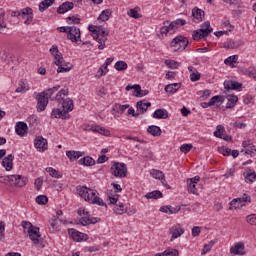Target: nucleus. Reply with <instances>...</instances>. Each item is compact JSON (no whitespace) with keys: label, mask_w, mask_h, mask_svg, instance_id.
I'll return each instance as SVG.
<instances>
[{"label":"nucleus","mask_w":256,"mask_h":256,"mask_svg":"<svg viewBox=\"0 0 256 256\" xmlns=\"http://www.w3.org/2000/svg\"><path fill=\"white\" fill-rule=\"evenodd\" d=\"M78 195L84 201L92 203V205H99L100 207H105V202L99 196H97V191L87 188L86 186H77L76 188Z\"/></svg>","instance_id":"nucleus-1"},{"label":"nucleus","mask_w":256,"mask_h":256,"mask_svg":"<svg viewBox=\"0 0 256 256\" xmlns=\"http://www.w3.org/2000/svg\"><path fill=\"white\" fill-rule=\"evenodd\" d=\"M88 31L92 33V37L97 43H99L98 49L100 51H103L105 48V42L107 41V37L109 33H107L105 30H103V27L99 26H94V25H89Z\"/></svg>","instance_id":"nucleus-2"},{"label":"nucleus","mask_w":256,"mask_h":256,"mask_svg":"<svg viewBox=\"0 0 256 256\" xmlns=\"http://www.w3.org/2000/svg\"><path fill=\"white\" fill-rule=\"evenodd\" d=\"M187 45H189V39L183 35L176 36L170 43V47H172L175 52L185 51Z\"/></svg>","instance_id":"nucleus-3"},{"label":"nucleus","mask_w":256,"mask_h":256,"mask_svg":"<svg viewBox=\"0 0 256 256\" xmlns=\"http://www.w3.org/2000/svg\"><path fill=\"white\" fill-rule=\"evenodd\" d=\"M29 239L32 241L33 245H36L37 247H41L42 249L45 248V240L41 236V232L39 230V227L35 226L32 231L28 234Z\"/></svg>","instance_id":"nucleus-4"},{"label":"nucleus","mask_w":256,"mask_h":256,"mask_svg":"<svg viewBox=\"0 0 256 256\" xmlns=\"http://www.w3.org/2000/svg\"><path fill=\"white\" fill-rule=\"evenodd\" d=\"M110 171L114 175V177H119L120 179H123L127 177V164L116 162L112 165Z\"/></svg>","instance_id":"nucleus-5"},{"label":"nucleus","mask_w":256,"mask_h":256,"mask_svg":"<svg viewBox=\"0 0 256 256\" xmlns=\"http://www.w3.org/2000/svg\"><path fill=\"white\" fill-rule=\"evenodd\" d=\"M108 199L110 201V205H116L114 208H113V212L116 214V215H123L124 213H127V209L125 208V204H123V202H119L117 204V201L119 199V196H108Z\"/></svg>","instance_id":"nucleus-6"},{"label":"nucleus","mask_w":256,"mask_h":256,"mask_svg":"<svg viewBox=\"0 0 256 256\" xmlns=\"http://www.w3.org/2000/svg\"><path fill=\"white\" fill-rule=\"evenodd\" d=\"M67 39H69L72 43L81 45V43H79L81 42V29H79L77 26H70Z\"/></svg>","instance_id":"nucleus-7"},{"label":"nucleus","mask_w":256,"mask_h":256,"mask_svg":"<svg viewBox=\"0 0 256 256\" xmlns=\"http://www.w3.org/2000/svg\"><path fill=\"white\" fill-rule=\"evenodd\" d=\"M37 101L36 109L39 113L45 111L47 109V105H49V98L45 96V93H38L35 97Z\"/></svg>","instance_id":"nucleus-8"},{"label":"nucleus","mask_w":256,"mask_h":256,"mask_svg":"<svg viewBox=\"0 0 256 256\" xmlns=\"http://www.w3.org/2000/svg\"><path fill=\"white\" fill-rule=\"evenodd\" d=\"M247 201L248 203H251V197L246 196L245 194L243 197L235 198L229 203V210L231 211L232 209H241V207H245V203H247Z\"/></svg>","instance_id":"nucleus-9"},{"label":"nucleus","mask_w":256,"mask_h":256,"mask_svg":"<svg viewBox=\"0 0 256 256\" xmlns=\"http://www.w3.org/2000/svg\"><path fill=\"white\" fill-rule=\"evenodd\" d=\"M68 234L72 237L73 241H76V243H81V241H87V239H89L87 234L79 232L74 228H69Z\"/></svg>","instance_id":"nucleus-10"},{"label":"nucleus","mask_w":256,"mask_h":256,"mask_svg":"<svg viewBox=\"0 0 256 256\" xmlns=\"http://www.w3.org/2000/svg\"><path fill=\"white\" fill-rule=\"evenodd\" d=\"M34 147L40 153H45L48 149V142L47 139L43 138V136H38L34 140Z\"/></svg>","instance_id":"nucleus-11"},{"label":"nucleus","mask_w":256,"mask_h":256,"mask_svg":"<svg viewBox=\"0 0 256 256\" xmlns=\"http://www.w3.org/2000/svg\"><path fill=\"white\" fill-rule=\"evenodd\" d=\"M28 181L27 177L23 175H12L11 185H14V187H25Z\"/></svg>","instance_id":"nucleus-12"},{"label":"nucleus","mask_w":256,"mask_h":256,"mask_svg":"<svg viewBox=\"0 0 256 256\" xmlns=\"http://www.w3.org/2000/svg\"><path fill=\"white\" fill-rule=\"evenodd\" d=\"M169 233L172 235L170 241H173L175 239H179V237L185 233V229H183L180 224H177L169 229Z\"/></svg>","instance_id":"nucleus-13"},{"label":"nucleus","mask_w":256,"mask_h":256,"mask_svg":"<svg viewBox=\"0 0 256 256\" xmlns=\"http://www.w3.org/2000/svg\"><path fill=\"white\" fill-rule=\"evenodd\" d=\"M224 89L226 91H239V89H243V84L233 80L224 81Z\"/></svg>","instance_id":"nucleus-14"},{"label":"nucleus","mask_w":256,"mask_h":256,"mask_svg":"<svg viewBox=\"0 0 256 256\" xmlns=\"http://www.w3.org/2000/svg\"><path fill=\"white\" fill-rule=\"evenodd\" d=\"M231 255H246L245 243L237 242L230 248Z\"/></svg>","instance_id":"nucleus-15"},{"label":"nucleus","mask_w":256,"mask_h":256,"mask_svg":"<svg viewBox=\"0 0 256 256\" xmlns=\"http://www.w3.org/2000/svg\"><path fill=\"white\" fill-rule=\"evenodd\" d=\"M149 107H151V102H147V100H140L136 103V109L140 115L147 113Z\"/></svg>","instance_id":"nucleus-16"},{"label":"nucleus","mask_w":256,"mask_h":256,"mask_svg":"<svg viewBox=\"0 0 256 256\" xmlns=\"http://www.w3.org/2000/svg\"><path fill=\"white\" fill-rule=\"evenodd\" d=\"M192 17L194 19V23H201L205 18V11L195 7L192 9Z\"/></svg>","instance_id":"nucleus-17"},{"label":"nucleus","mask_w":256,"mask_h":256,"mask_svg":"<svg viewBox=\"0 0 256 256\" xmlns=\"http://www.w3.org/2000/svg\"><path fill=\"white\" fill-rule=\"evenodd\" d=\"M22 17L25 18V25H31V23H33V9H31L30 7H26L24 9H22Z\"/></svg>","instance_id":"nucleus-18"},{"label":"nucleus","mask_w":256,"mask_h":256,"mask_svg":"<svg viewBox=\"0 0 256 256\" xmlns=\"http://www.w3.org/2000/svg\"><path fill=\"white\" fill-rule=\"evenodd\" d=\"M209 33H211V30H195L192 34V37L194 41H199L201 39H205V37H209Z\"/></svg>","instance_id":"nucleus-19"},{"label":"nucleus","mask_w":256,"mask_h":256,"mask_svg":"<svg viewBox=\"0 0 256 256\" xmlns=\"http://www.w3.org/2000/svg\"><path fill=\"white\" fill-rule=\"evenodd\" d=\"M74 7L73 2H64L57 8L58 15H64V13H67V11H71Z\"/></svg>","instance_id":"nucleus-20"},{"label":"nucleus","mask_w":256,"mask_h":256,"mask_svg":"<svg viewBox=\"0 0 256 256\" xmlns=\"http://www.w3.org/2000/svg\"><path fill=\"white\" fill-rule=\"evenodd\" d=\"M59 105H62V109L64 113H71L73 111V99L71 98H66L64 99Z\"/></svg>","instance_id":"nucleus-21"},{"label":"nucleus","mask_w":256,"mask_h":256,"mask_svg":"<svg viewBox=\"0 0 256 256\" xmlns=\"http://www.w3.org/2000/svg\"><path fill=\"white\" fill-rule=\"evenodd\" d=\"M243 175L246 183H254V181H256V173L255 171L251 170V168H247Z\"/></svg>","instance_id":"nucleus-22"},{"label":"nucleus","mask_w":256,"mask_h":256,"mask_svg":"<svg viewBox=\"0 0 256 256\" xmlns=\"http://www.w3.org/2000/svg\"><path fill=\"white\" fill-rule=\"evenodd\" d=\"M27 129V123L25 122H18L15 127V131L20 137L27 135Z\"/></svg>","instance_id":"nucleus-23"},{"label":"nucleus","mask_w":256,"mask_h":256,"mask_svg":"<svg viewBox=\"0 0 256 256\" xmlns=\"http://www.w3.org/2000/svg\"><path fill=\"white\" fill-rule=\"evenodd\" d=\"M13 159H15V156L10 154L2 160V166L6 169V171H11V169H13Z\"/></svg>","instance_id":"nucleus-24"},{"label":"nucleus","mask_w":256,"mask_h":256,"mask_svg":"<svg viewBox=\"0 0 256 256\" xmlns=\"http://www.w3.org/2000/svg\"><path fill=\"white\" fill-rule=\"evenodd\" d=\"M154 119H169V112L166 109H157L152 114Z\"/></svg>","instance_id":"nucleus-25"},{"label":"nucleus","mask_w":256,"mask_h":256,"mask_svg":"<svg viewBox=\"0 0 256 256\" xmlns=\"http://www.w3.org/2000/svg\"><path fill=\"white\" fill-rule=\"evenodd\" d=\"M225 102V96L216 95L212 97L209 101V105L213 107V105H216V107H221L223 103Z\"/></svg>","instance_id":"nucleus-26"},{"label":"nucleus","mask_w":256,"mask_h":256,"mask_svg":"<svg viewBox=\"0 0 256 256\" xmlns=\"http://www.w3.org/2000/svg\"><path fill=\"white\" fill-rule=\"evenodd\" d=\"M241 45H244L243 41L241 40H231L224 43L225 49H239Z\"/></svg>","instance_id":"nucleus-27"},{"label":"nucleus","mask_w":256,"mask_h":256,"mask_svg":"<svg viewBox=\"0 0 256 256\" xmlns=\"http://www.w3.org/2000/svg\"><path fill=\"white\" fill-rule=\"evenodd\" d=\"M181 89V83H172L165 86L164 90L166 93H170V95H173L177 93Z\"/></svg>","instance_id":"nucleus-28"},{"label":"nucleus","mask_w":256,"mask_h":256,"mask_svg":"<svg viewBox=\"0 0 256 256\" xmlns=\"http://www.w3.org/2000/svg\"><path fill=\"white\" fill-rule=\"evenodd\" d=\"M66 155L68 157V159H70V161H77V159H79L80 157H83V155H85V152L82 151H67Z\"/></svg>","instance_id":"nucleus-29"},{"label":"nucleus","mask_w":256,"mask_h":256,"mask_svg":"<svg viewBox=\"0 0 256 256\" xmlns=\"http://www.w3.org/2000/svg\"><path fill=\"white\" fill-rule=\"evenodd\" d=\"M69 96V89H61L57 94H56V97H55V101L57 103H63V101H65V97H68Z\"/></svg>","instance_id":"nucleus-30"},{"label":"nucleus","mask_w":256,"mask_h":256,"mask_svg":"<svg viewBox=\"0 0 256 256\" xmlns=\"http://www.w3.org/2000/svg\"><path fill=\"white\" fill-rule=\"evenodd\" d=\"M51 115L55 117V119H69V115L67 116L64 110L61 111L59 108L53 109Z\"/></svg>","instance_id":"nucleus-31"},{"label":"nucleus","mask_w":256,"mask_h":256,"mask_svg":"<svg viewBox=\"0 0 256 256\" xmlns=\"http://www.w3.org/2000/svg\"><path fill=\"white\" fill-rule=\"evenodd\" d=\"M59 89H61V86L57 85V86H54L53 88H49L48 90L43 91L41 93H45V97H47L48 100L51 99V101H55V98H53V94L57 93V91H59Z\"/></svg>","instance_id":"nucleus-32"},{"label":"nucleus","mask_w":256,"mask_h":256,"mask_svg":"<svg viewBox=\"0 0 256 256\" xmlns=\"http://www.w3.org/2000/svg\"><path fill=\"white\" fill-rule=\"evenodd\" d=\"M147 132L153 137H160L161 133H163V131H161V127L155 125L149 126L147 128Z\"/></svg>","instance_id":"nucleus-33"},{"label":"nucleus","mask_w":256,"mask_h":256,"mask_svg":"<svg viewBox=\"0 0 256 256\" xmlns=\"http://www.w3.org/2000/svg\"><path fill=\"white\" fill-rule=\"evenodd\" d=\"M112 13H113V12L111 11V9H105V10H103V11L101 12V14L99 15V17H98V21H103V22L109 21V19H110Z\"/></svg>","instance_id":"nucleus-34"},{"label":"nucleus","mask_w":256,"mask_h":256,"mask_svg":"<svg viewBox=\"0 0 256 256\" xmlns=\"http://www.w3.org/2000/svg\"><path fill=\"white\" fill-rule=\"evenodd\" d=\"M126 109H129V104L121 105L119 103H115L112 107V111L116 113H125Z\"/></svg>","instance_id":"nucleus-35"},{"label":"nucleus","mask_w":256,"mask_h":256,"mask_svg":"<svg viewBox=\"0 0 256 256\" xmlns=\"http://www.w3.org/2000/svg\"><path fill=\"white\" fill-rule=\"evenodd\" d=\"M145 197H146V199H161V198H163V193L159 190H155L152 192H148L145 195Z\"/></svg>","instance_id":"nucleus-36"},{"label":"nucleus","mask_w":256,"mask_h":256,"mask_svg":"<svg viewBox=\"0 0 256 256\" xmlns=\"http://www.w3.org/2000/svg\"><path fill=\"white\" fill-rule=\"evenodd\" d=\"M237 101H239V98L237 96H228V103L226 104V109H233V107H235V105L237 104Z\"/></svg>","instance_id":"nucleus-37"},{"label":"nucleus","mask_w":256,"mask_h":256,"mask_svg":"<svg viewBox=\"0 0 256 256\" xmlns=\"http://www.w3.org/2000/svg\"><path fill=\"white\" fill-rule=\"evenodd\" d=\"M55 2H52L51 0H43L39 4V11L40 13H43V11H47L51 5H53Z\"/></svg>","instance_id":"nucleus-38"},{"label":"nucleus","mask_w":256,"mask_h":256,"mask_svg":"<svg viewBox=\"0 0 256 256\" xmlns=\"http://www.w3.org/2000/svg\"><path fill=\"white\" fill-rule=\"evenodd\" d=\"M81 165H85L86 167H93L95 165V160L89 156H86L79 160Z\"/></svg>","instance_id":"nucleus-39"},{"label":"nucleus","mask_w":256,"mask_h":256,"mask_svg":"<svg viewBox=\"0 0 256 256\" xmlns=\"http://www.w3.org/2000/svg\"><path fill=\"white\" fill-rule=\"evenodd\" d=\"M139 7H135L134 9H130L128 12H127V15L129 17H132V19H141V17H143V15H141L139 13Z\"/></svg>","instance_id":"nucleus-40"},{"label":"nucleus","mask_w":256,"mask_h":256,"mask_svg":"<svg viewBox=\"0 0 256 256\" xmlns=\"http://www.w3.org/2000/svg\"><path fill=\"white\" fill-rule=\"evenodd\" d=\"M54 65H57V67H73V64L65 61V58H63V56L55 60Z\"/></svg>","instance_id":"nucleus-41"},{"label":"nucleus","mask_w":256,"mask_h":256,"mask_svg":"<svg viewBox=\"0 0 256 256\" xmlns=\"http://www.w3.org/2000/svg\"><path fill=\"white\" fill-rule=\"evenodd\" d=\"M127 62L120 60L117 61L114 65V69H116V71H127Z\"/></svg>","instance_id":"nucleus-42"},{"label":"nucleus","mask_w":256,"mask_h":256,"mask_svg":"<svg viewBox=\"0 0 256 256\" xmlns=\"http://www.w3.org/2000/svg\"><path fill=\"white\" fill-rule=\"evenodd\" d=\"M22 227L24 230V233H27L28 235L31 233L32 229L35 227L31 222L29 221H22Z\"/></svg>","instance_id":"nucleus-43"},{"label":"nucleus","mask_w":256,"mask_h":256,"mask_svg":"<svg viewBox=\"0 0 256 256\" xmlns=\"http://www.w3.org/2000/svg\"><path fill=\"white\" fill-rule=\"evenodd\" d=\"M50 53L51 55H53L55 61H57L58 59H60V57H63V54H61L59 52V48L55 45H53L51 48H50Z\"/></svg>","instance_id":"nucleus-44"},{"label":"nucleus","mask_w":256,"mask_h":256,"mask_svg":"<svg viewBox=\"0 0 256 256\" xmlns=\"http://www.w3.org/2000/svg\"><path fill=\"white\" fill-rule=\"evenodd\" d=\"M7 29V22H5V9H0V31Z\"/></svg>","instance_id":"nucleus-45"},{"label":"nucleus","mask_w":256,"mask_h":256,"mask_svg":"<svg viewBox=\"0 0 256 256\" xmlns=\"http://www.w3.org/2000/svg\"><path fill=\"white\" fill-rule=\"evenodd\" d=\"M136 92L133 94L134 97H146V95L149 93V90H142L141 85L135 86Z\"/></svg>","instance_id":"nucleus-46"},{"label":"nucleus","mask_w":256,"mask_h":256,"mask_svg":"<svg viewBox=\"0 0 256 256\" xmlns=\"http://www.w3.org/2000/svg\"><path fill=\"white\" fill-rule=\"evenodd\" d=\"M223 133H225V127L223 125H218L216 127V131L214 132V137H218V139H223Z\"/></svg>","instance_id":"nucleus-47"},{"label":"nucleus","mask_w":256,"mask_h":256,"mask_svg":"<svg viewBox=\"0 0 256 256\" xmlns=\"http://www.w3.org/2000/svg\"><path fill=\"white\" fill-rule=\"evenodd\" d=\"M66 22L68 25H79V23H81V18H78L77 16H68Z\"/></svg>","instance_id":"nucleus-48"},{"label":"nucleus","mask_w":256,"mask_h":256,"mask_svg":"<svg viewBox=\"0 0 256 256\" xmlns=\"http://www.w3.org/2000/svg\"><path fill=\"white\" fill-rule=\"evenodd\" d=\"M213 245H215V241H213V240H211L210 242L205 244L202 249L201 255H207V253H209V251H211V249H213Z\"/></svg>","instance_id":"nucleus-49"},{"label":"nucleus","mask_w":256,"mask_h":256,"mask_svg":"<svg viewBox=\"0 0 256 256\" xmlns=\"http://www.w3.org/2000/svg\"><path fill=\"white\" fill-rule=\"evenodd\" d=\"M36 203L38 205H47V203H49V198L46 195H39L36 197Z\"/></svg>","instance_id":"nucleus-50"},{"label":"nucleus","mask_w":256,"mask_h":256,"mask_svg":"<svg viewBox=\"0 0 256 256\" xmlns=\"http://www.w3.org/2000/svg\"><path fill=\"white\" fill-rule=\"evenodd\" d=\"M150 175H151L154 179H159V181H160V179H163V177L165 176V174L163 173V171H161V170H155V169L151 170Z\"/></svg>","instance_id":"nucleus-51"},{"label":"nucleus","mask_w":256,"mask_h":256,"mask_svg":"<svg viewBox=\"0 0 256 256\" xmlns=\"http://www.w3.org/2000/svg\"><path fill=\"white\" fill-rule=\"evenodd\" d=\"M46 171L51 177H55V179H61V177H63V175L59 174V172L52 167L46 168Z\"/></svg>","instance_id":"nucleus-52"},{"label":"nucleus","mask_w":256,"mask_h":256,"mask_svg":"<svg viewBox=\"0 0 256 256\" xmlns=\"http://www.w3.org/2000/svg\"><path fill=\"white\" fill-rule=\"evenodd\" d=\"M29 91V89L27 88V85H25V82L20 81L18 83V87L16 88V93H25Z\"/></svg>","instance_id":"nucleus-53"},{"label":"nucleus","mask_w":256,"mask_h":256,"mask_svg":"<svg viewBox=\"0 0 256 256\" xmlns=\"http://www.w3.org/2000/svg\"><path fill=\"white\" fill-rule=\"evenodd\" d=\"M239 59L238 55H232L224 60L225 65H233V63H237V60Z\"/></svg>","instance_id":"nucleus-54"},{"label":"nucleus","mask_w":256,"mask_h":256,"mask_svg":"<svg viewBox=\"0 0 256 256\" xmlns=\"http://www.w3.org/2000/svg\"><path fill=\"white\" fill-rule=\"evenodd\" d=\"M218 152L221 153L224 157H229L231 155V149L225 146L218 147Z\"/></svg>","instance_id":"nucleus-55"},{"label":"nucleus","mask_w":256,"mask_h":256,"mask_svg":"<svg viewBox=\"0 0 256 256\" xmlns=\"http://www.w3.org/2000/svg\"><path fill=\"white\" fill-rule=\"evenodd\" d=\"M165 65H167L169 69H178L180 64L175 60H165Z\"/></svg>","instance_id":"nucleus-56"},{"label":"nucleus","mask_w":256,"mask_h":256,"mask_svg":"<svg viewBox=\"0 0 256 256\" xmlns=\"http://www.w3.org/2000/svg\"><path fill=\"white\" fill-rule=\"evenodd\" d=\"M241 153H245V155H250V157H255L256 148H255V146H250V148H247L246 150L242 149Z\"/></svg>","instance_id":"nucleus-57"},{"label":"nucleus","mask_w":256,"mask_h":256,"mask_svg":"<svg viewBox=\"0 0 256 256\" xmlns=\"http://www.w3.org/2000/svg\"><path fill=\"white\" fill-rule=\"evenodd\" d=\"M190 181L188 183V192L192 193V195H197V188L195 187V182H193V179H189Z\"/></svg>","instance_id":"nucleus-58"},{"label":"nucleus","mask_w":256,"mask_h":256,"mask_svg":"<svg viewBox=\"0 0 256 256\" xmlns=\"http://www.w3.org/2000/svg\"><path fill=\"white\" fill-rule=\"evenodd\" d=\"M163 25L164 26H162L161 28H160V34L162 35V37H163V35H167L168 33H169V27L167 26V25H169V21H165L164 23H163Z\"/></svg>","instance_id":"nucleus-59"},{"label":"nucleus","mask_w":256,"mask_h":256,"mask_svg":"<svg viewBox=\"0 0 256 256\" xmlns=\"http://www.w3.org/2000/svg\"><path fill=\"white\" fill-rule=\"evenodd\" d=\"M193 149V144H183L181 147H180V151L182 153H189V151H191Z\"/></svg>","instance_id":"nucleus-60"},{"label":"nucleus","mask_w":256,"mask_h":256,"mask_svg":"<svg viewBox=\"0 0 256 256\" xmlns=\"http://www.w3.org/2000/svg\"><path fill=\"white\" fill-rule=\"evenodd\" d=\"M200 79H201V73H199V71L190 73V81H192V83H195L196 81H199Z\"/></svg>","instance_id":"nucleus-61"},{"label":"nucleus","mask_w":256,"mask_h":256,"mask_svg":"<svg viewBox=\"0 0 256 256\" xmlns=\"http://www.w3.org/2000/svg\"><path fill=\"white\" fill-rule=\"evenodd\" d=\"M247 223L249 225H254L256 227V214H250L246 217Z\"/></svg>","instance_id":"nucleus-62"},{"label":"nucleus","mask_w":256,"mask_h":256,"mask_svg":"<svg viewBox=\"0 0 256 256\" xmlns=\"http://www.w3.org/2000/svg\"><path fill=\"white\" fill-rule=\"evenodd\" d=\"M34 185L37 191H41V187H43V178L42 177L37 178L34 182Z\"/></svg>","instance_id":"nucleus-63"},{"label":"nucleus","mask_w":256,"mask_h":256,"mask_svg":"<svg viewBox=\"0 0 256 256\" xmlns=\"http://www.w3.org/2000/svg\"><path fill=\"white\" fill-rule=\"evenodd\" d=\"M166 256H179V250L177 249H167L165 250Z\"/></svg>","instance_id":"nucleus-64"}]
</instances>
